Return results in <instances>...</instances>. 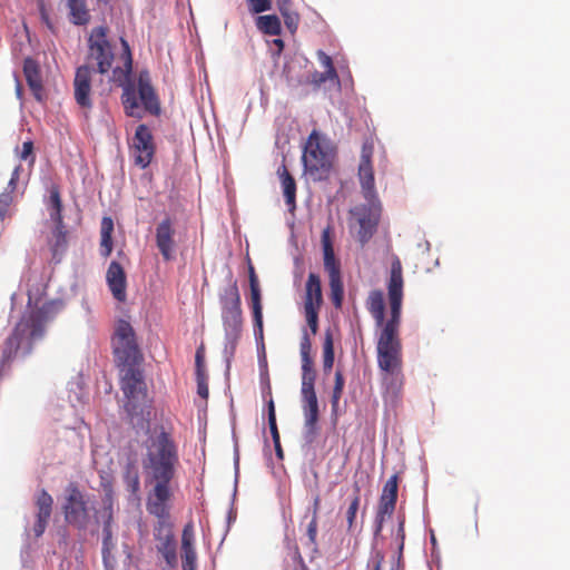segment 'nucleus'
<instances>
[{"instance_id": "nucleus-39", "label": "nucleus", "mask_w": 570, "mask_h": 570, "mask_svg": "<svg viewBox=\"0 0 570 570\" xmlns=\"http://www.w3.org/2000/svg\"><path fill=\"white\" fill-rule=\"evenodd\" d=\"M397 493H399V474L394 473L384 483L381 494H384L386 497L397 500Z\"/></svg>"}, {"instance_id": "nucleus-2", "label": "nucleus", "mask_w": 570, "mask_h": 570, "mask_svg": "<svg viewBox=\"0 0 570 570\" xmlns=\"http://www.w3.org/2000/svg\"><path fill=\"white\" fill-rule=\"evenodd\" d=\"M28 307L2 344L0 376L9 373L19 353L29 355L32 352L33 345L45 337L48 323L55 320L61 311L62 303L49 301L41 306L36 304L35 307H31V297L29 296Z\"/></svg>"}, {"instance_id": "nucleus-50", "label": "nucleus", "mask_w": 570, "mask_h": 570, "mask_svg": "<svg viewBox=\"0 0 570 570\" xmlns=\"http://www.w3.org/2000/svg\"><path fill=\"white\" fill-rule=\"evenodd\" d=\"M196 381H197L198 395L206 400L209 394L207 375L206 374L196 375Z\"/></svg>"}, {"instance_id": "nucleus-13", "label": "nucleus", "mask_w": 570, "mask_h": 570, "mask_svg": "<svg viewBox=\"0 0 570 570\" xmlns=\"http://www.w3.org/2000/svg\"><path fill=\"white\" fill-rule=\"evenodd\" d=\"M155 243L164 262L174 261L178 248L176 223L166 216L155 228Z\"/></svg>"}, {"instance_id": "nucleus-28", "label": "nucleus", "mask_w": 570, "mask_h": 570, "mask_svg": "<svg viewBox=\"0 0 570 570\" xmlns=\"http://www.w3.org/2000/svg\"><path fill=\"white\" fill-rule=\"evenodd\" d=\"M312 343L308 334L304 332L301 344V360H302V375H316V371L314 370L313 358L311 356Z\"/></svg>"}, {"instance_id": "nucleus-31", "label": "nucleus", "mask_w": 570, "mask_h": 570, "mask_svg": "<svg viewBox=\"0 0 570 570\" xmlns=\"http://www.w3.org/2000/svg\"><path fill=\"white\" fill-rule=\"evenodd\" d=\"M361 503V487L357 482L353 485V494L346 510L347 530L352 531L355 525L356 514Z\"/></svg>"}, {"instance_id": "nucleus-43", "label": "nucleus", "mask_w": 570, "mask_h": 570, "mask_svg": "<svg viewBox=\"0 0 570 570\" xmlns=\"http://www.w3.org/2000/svg\"><path fill=\"white\" fill-rule=\"evenodd\" d=\"M55 224H56V227L53 230V236H55L56 243L53 245V250H57L59 247H62L66 245L67 236H66L63 222L61 220V223H55Z\"/></svg>"}, {"instance_id": "nucleus-42", "label": "nucleus", "mask_w": 570, "mask_h": 570, "mask_svg": "<svg viewBox=\"0 0 570 570\" xmlns=\"http://www.w3.org/2000/svg\"><path fill=\"white\" fill-rule=\"evenodd\" d=\"M102 559L108 561L110 551L114 549L112 529H102Z\"/></svg>"}, {"instance_id": "nucleus-53", "label": "nucleus", "mask_w": 570, "mask_h": 570, "mask_svg": "<svg viewBox=\"0 0 570 570\" xmlns=\"http://www.w3.org/2000/svg\"><path fill=\"white\" fill-rule=\"evenodd\" d=\"M195 365H196V375L206 374L205 373V365H204V351H203V347H199L196 351Z\"/></svg>"}, {"instance_id": "nucleus-3", "label": "nucleus", "mask_w": 570, "mask_h": 570, "mask_svg": "<svg viewBox=\"0 0 570 570\" xmlns=\"http://www.w3.org/2000/svg\"><path fill=\"white\" fill-rule=\"evenodd\" d=\"M179 462L178 448L173 435L164 426L155 428L146 441V454L142 460L144 470L155 482L148 499H157V493L170 498L169 483Z\"/></svg>"}, {"instance_id": "nucleus-49", "label": "nucleus", "mask_w": 570, "mask_h": 570, "mask_svg": "<svg viewBox=\"0 0 570 570\" xmlns=\"http://www.w3.org/2000/svg\"><path fill=\"white\" fill-rule=\"evenodd\" d=\"M317 56L321 65L325 68V71L332 73V77H337V72L333 66L332 58L322 50L317 52Z\"/></svg>"}, {"instance_id": "nucleus-56", "label": "nucleus", "mask_w": 570, "mask_h": 570, "mask_svg": "<svg viewBox=\"0 0 570 570\" xmlns=\"http://www.w3.org/2000/svg\"><path fill=\"white\" fill-rule=\"evenodd\" d=\"M331 226H327L323 233H322V246L323 250L326 248H333L332 240H331Z\"/></svg>"}, {"instance_id": "nucleus-11", "label": "nucleus", "mask_w": 570, "mask_h": 570, "mask_svg": "<svg viewBox=\"0 0 570 570\" xmlns=\"http://www.w3.org/2000/svg\"><path fill=\"white\" fill-rule=\"evenodd\" d=\"M61 510L65 521L78 529H86L89 520V511L85 494L77 482H69L65 488Z\"/></svg>"}, {"instance_id": "nucleus-29", "label": "nucleus", "mask_w": 570, "mask_h": 570, "mask_svg": "<svg viewBox=\"0 0 570 570\" xmlns=\"http://www.w3.org/2000/svg\"><path fill=\"white\" fill-rule=\"evenodd\" d=\"M19 178V167H17L9 180L8 188H10V191H3L0 194V217L4 219L9 215V208L13 202L12 191L17 187V181Z\"/></svg>"}, {"instance_id": "nucleus-47", "label": "nucleus", "mask_w": 570, "mask_h": 570, "mask_svg": "<svg viewBox=\"0 0 570 570\" xmlns=\"http://www.w3.org/2000/svg\"><path fill=\"white\" fill-rule=\"evenodd\" d=\"M120 43L122 47V58L125 62V68L127 72H130L132 69V57L129 43L125 38H120Z\"/></svg>"}, {"instance_id": "nucleus-12", "label": "nucleus", "mask_w": 570, "mask_h": 570, "mask_svg": "<svg viewBox=\"0 0 570 570\" xmlns=\"http://www.w3.org/2000/svg\"><path fill=\"white\" fill-rule=\"evenodd\" d=\"M129 149L135 165L139 168L145 169L151 164L156 153V144L147 125L140 124L137 126Z\"/></svg>"}, {"instance_id": "nucleus-7", "label": "nucleus", "mask_w": 570, "mask_h": 570, "mask_svg": "<svg viewBox=\"0 0 570 570\" xmlns=\"http://www.w3.org/2000/svg\"><path fill=\"white\" fill-rule=\"evenodd\" d=\"M111 347L115 363L118 367L137 365L141 360L135 330L126 320H118L116 322L111 337Z\"/></svg>"}, {"instance_id": "nucleus-25", "label": "nucleus", "mask_w": 570, "mask_h": 570, "mask_svg": "<svg viewBox=\"0 0 570 570\" xmlns=\"http://www.w3.org/2000/svg\"><path fill=\"white\" fill-rule=\"evenodd\" d=\"M397 500L386 497L384 494L380 495L377 509L375 513V524H376V533L381 532L384 522L392 517L395 511Z\"/></svg>"}, {"instance_id": "nucleus-62", "label": "nucleus", "mask_w": 570, "mask_h": 570, "mask_svg": "<svg viewBox=\"0 0 570 570\" xmlns=\"http://www.w3.org/2000/svg\"><path fill=\"white\" fill-rule=\"evenodd\" d=\"M98 4L109 6L111 0H96Z\"/></svg>"}, {"instance_id": "nucleus-57", "label": "nucleus", "mask_w": 570, "mask_h": 570, "mask_svg": "<svg viewBox=\"0 0 570 570\" xmlns=\"http://www.w3.org/2000/svg\"><path fill=\"white\" fill-rule=\"evenodd\" d=\"M277 8L281 12V14H285V12H292L294 11L292 8V1L291 0H277Z\"/></svg>"}, {"instance_id": "nucleus-46", "label": "nucleus", "mask_w": 570, "mask_h": 570, "mask_svg": "<svg viewBox=\"0 0 570 570\" xmlns=\"http://www.w3.org/2000/svg\"><path fill=\"white\" fill-rule=\"evenodd\" d=\"M282 17L291 33H295L299 23V14L296 11H292L285 12Z\"/></svg>"}, {"instance_id": "nucleus-55", "label": "nucleus", "mask_w": 570, "mask_h": 570, "mask_svg": "<svg viewBox=\"0 0 570 570\" xmlns=\"http://www.w3.org/2000/svg\"><path fill=\"white\" fill-rule=\"evenodd\" d=\"M373 146L364 144L361 153L360 164H372Z\"/></svg>"}, {"instance_id": "nucleus-5", "label": "nucleus", "mask_w": 570, "mask_h": 570, "mask_svg": "<svg viewBox=\"0 0 570 570\" xmlns=\"http://www.w3.org/2000/svg\"><path fill=\"white\" fill-rule=\"evenodd\" d=\"M120 368L124 372L120 379V389L126 399L125 410L132 424H144L149 421L151 405L142 372L136 365Z\"/></svg>"}, {"instance_id": "nucleus-26", "label": "nucleus", "mask_w": 570, "mask_h": 570, "mask_svg": "<svg viewBox=\"0 0 570 570\" xmlns=\"http://www.w3.org/2000/svg\"><path fill=\"white\" fill-rule=\"evenodd\" d=\"M358 179L364 197L368 200H372L375 197V181L372 164L358 165Z\"/></svg>"}, {"instance_id": "nucleus-9", "label": "nucleus", "mask_w": 570, "mask_h": 570, "mask_svg": "<svg viewBox=\"0 0 570 570\" xmlns=\"http://www.w3.org/2000/svg\"><path fill=\"white\" fill-rule=\"evenodd\" d=\"M302 158L305 170L315 179H321L330 170L332 150L316 130L308 136Z\"/></svg>"}, {"instance_id": "nucleus-18", "label": "nucleus", "mask_w": 570, "mask_h": 570, "mask_svg": "<svg viewBox=\"0 0 570 570\" xmlns=\"http://www.w3.org/2000/svg\"><path fill=\"white\" fill-rule=\"evenodd\" d=\"M138 95L144 108L151 115L158 116L160 114V104L158 96L150 83L149 75L141 72L138 77Z\"/></svg>"}, {"instance_id": "nucleus-54", "label": "nucleus", "mask_w": 570, "mask_h": 570, "mask_svg": "<svg viewBox=\"0 0 570 570\" xmlns=\"http://www.w3.org/2000/svg\"><path fill=\"white\" fill-rule=\"evenodd\" d=\"M114 505H115L114 487H108L106 489V492H104L102 507L101 508H114Z\"/></svg>"}, {"instance_id": "nucleus-24", "label": "nucleus", "mask_w": 570, "mask_h": 570, "mask_svg": "<svg viewBox=\"0 0 570 570\" xmlns=\"http://www.w3.org/2000/svg\"><path fill=\"white\" fill-rule=\"evenodd\" d=\"M69 11V20L75 26H86L91 20L87 0H65Z\"/></svg>"}, {"instance_id": "nucleus-51", "label": "nucleus", "mask_w": 570, "mask_h": 570, "mask_svg": "<svg viewBox=\"0 0 570 570\" xmlns=\"http://www.w3.org/2000/svg\"><path fill=\"white\" fill-rule=\"evenodd\" d=\"M30 158V163H35V155H33V142L31 140L24 141L22 144V149L20 153V159L27 160Z\"/></svg>"}, {"instance_id": "nucleus-58", "label": "nucleus", "mask_w": 570, "mask_h": 570, "mask_svg": "<svg viewBox=\"0 0 570 570\" xmlns=\"http://www.w3.org/2000/svg\"><path fill=\"white\" fill-rule=\"evenodd\" d=\"M320 507H321V498H320V495H316L313 500L312 517L318 518Z\"/></svg>"}, {"instance_id": "nucleus-8", "label": "nucleus", "mask_w": 570, "mask_h": 570, "mask_svg": "<svg viewBox=\"0 0 570 570\" xmlns=\"http://www.w3.org/2000/svg\"><path fill=\"white\" fill-rule=\"evenodd\" d=\"M87 48L88 63L96 66V71L100 75L109 72L115 60V51L107 26H98L90 30Z\"/></svg>"}, {"instance_id": "nucleus-19", "label": "nucleus", "mask_w": 570, "mask_h": 570, "mask_svg": "<svg viewBox=\"0 0 570 570\" xmlns=\"http://www.w3.org/2000/svg\"><path fill=\"white\" fill-rule=\"evenodd\" d=\"M248 281L250 287V306L253 311V320L255 328L262 333L263 331V306H262V294L258 277L255 273V268L252 264L248 267Z\"/></svg>"}, {"instance_id": "nucleus-34", "label": "nucleus", "mask_w": 570, "mask_h": 570, "mask_svg": "<svg viewBox=\"0 0 570 570\" xmlns=\"http://www.w3.org/2000/svg\"><path fill=\"white\" fill-rule=\"evenodd\" d=\"M122 478L126 490L134 495L137 494L140 488L139 474L137 469L134 465L128 464L126 466Z\"/></svg>"}, {"instance_id": "nucleus-22", "label": "nucleus", "mask_w": 570, "mask_h": 570, "mask_svg": "<svg viewBox=\"0 0 570 570\" xmlns=\"http://www.w3.org/2000/svg\"><path fill=\"white\" fill-rule=\"evenodd\" d=\"M323 304V294L321 278L315 273H309L305 285L304 307H315L321 309Z\"/></svg>"}, {"instance_id": "nucleus-4", "label": "nucleus", "mask_w": 570, "mask_h": 570, "mask_svg": "<svg viewBox=\"0 0 570 570\" xmlns=\"http://www.w3.org/2000/svg\"><path fill=\"white\" fill-rule=\"evenodd\" d=\"M169 500L170 498H164L163 493H157V499H147L146 509L157 519L153 529L156 550L168 568H175L177 567V542L174 524L170 521Z\"/></svg>"}, {"instance_id": "nucleus-40", "label": "nucleus", "mask_w": 570, "mask_h": 570, "mask_svg": "<svg viewBox=\"0 0 570 570\" xmlns=\"http://www.w3.org/2000/svg\"><path fill=\"white\" fill-rule=\"evenodd\" d=\"M268 426L272 434L273 442L281 441L279 432L276 423V413L274 401L268 402Z\"/></svg>"}, {"instance_id": "nucleus-21", "label": "nucleus", "mask_w": 570, "mask_h": 570, "mask_svg": "<svg viewBox=\"0 0 570 570\" xmlns=\"http://www.w3.org/2000/svg\"><path fill=\"white\" fill-rule=\"evenodd\" d=\"M197 554L194 548V528L187 523L181 533V567L183 570L196 569Z\"/></svg>"}, {"instance_id": "nucleus-27", "label": "nucleus", "mask_w": 570, "mask_h": 570, "mask_svg": "<svg viewBox=\"0 0 570 570\" xmlns=\"http://www.w3.org/2000/svg\"><path fill=\"white\" fill-rule=\"evenodd\" d=\"M114 220L111 217H102L100 224V255L109 257L112 252Z\"/></svg>"}, {"instance_id": "nucleus-1", "label": "nucleus", "mask_w": 570, "mask_h": 570, "mask_svg": "<svg viewBox=\"0 0 570 570\" xmlns=\"http://www.w3.org/2000/svg\"><path fill=\"white\" fill-rule=\"evenodd\" d=\"M403 267L400 258L394 255L391 262L387 281L390 318L384 321L385 303L381 291H372L367 298V309L382 327L377 344V366L381 371L382 397L385 405L395 407L403 395L404 373L402 343L399 336L403 301Z\"/></svg>"}, {"instance_id": "nucleus-6", "label": "nucleus", "mask_w": 570, "mask_h": 570, "mask_svg": "<svg viewBox=\"0 0 570 570\" xmlns=\"http://www.w3.org/2000/svg\"><path fill=\"white\" fill-rule=\"evenodd\" d=\"M224 328V353L232 357L242 336L244 318L237 281L230 276L229 285L219 294Z\"/></svg>"}, {"instance_id": "nucleus-59", "label": "nucleus", "mask_w": 570, "mask_h": 570, "mask_svg": "<svg viewBox=\"0 0 570 570\" xmlns=\"http://www.w3.org/2000/svg\"><path fill=\"white\" fill-rule=\"evenodd\" d=\"M274 446H275V452H276L277 458L278 459H283L284 453H283V449H282V445H281V441L274 442Z\"/></svg>"}, {"instance_id": "nucleus-14", "label": "nucleus", "mask_w": 570, "mask_h": 570, "mask_svg": "<svg viewBox=\"0 0 570 570\" xmlns=\"http://www.w3.org/2000/svg\"><path fill=\"white\" fill-rule=\"evenodd\" d=\"M92 72L94 69L89 65L80 66L76 70L73 80L75 99L82 108H91L92 106L90 98Z\"/></svg>"}, {"instance_id": "nucleus-15", "label": "nucleus", "mask_w": 570, "mask_h": 570, "mask_svg": "<svg viewBox=\"0 0 570 570\" xmlns=\"http://www.w3.org/2000/svg\"><path fill=\"white\" fill-rule=\"evenodd\" d=\"M358 224L357 237L365 245L376 232L379 218L367 206H357L351 210Z\"/></svg>"}, {"instance_id": "nucleus-17", "label": "nucleus", "mask_w": 570, "mask_h": 570, "mask_svg": "<svg viewBox=\"0 0 570 570\" xmlns=\"http://www.w3.org/2000/svg\"><path fill=\"white\" fill-rule=\"evenodd\" d=\"M106 281L114 298L118 302H125L127 298V281L125 271L118 262L112 261L110 263L106 273Z\"/></svg>"}, {"instance_id": "nucleus-48", "label": "nucleus", "mask_w": 570, "mask_h": 570, "mask_svg": "<svg viewBox=\"0 0 570 570\" xmlns=\"http://www.w3.org/2000/svg\"><path fill=\"white\" fill-rule=\"evenodd\" d=\"M250 11L261 13L272 8V0H248Z\"/></svg>"}, {"instance_id": "nucleus-45", "label": "nucleus", "mask_w": 570, "mask_h": 570, "mask_svg": "<svg viewBox=\"0 0 570 570\" xmlns=\"http://www.w3.org/2000/svg\"><path fill=\"white\" fill-rule=\"evenodd\" d=\"M317 525H318V518L312 517L309 523L307 524L306 534L308 538L309 544L315 550L317 547Z\"/></svg>"}, {"instance_id": "nucleus-61", "label": "nucleus", "mask_w": 570, "mask_h": 570, "mask_svg": "<svg viewBox=\"0 0 570 570\" xmlns=\"http://www.w3.org/2000/svg\"><path fill=\"white\" fill-rule=\"evenodd\" d=\"M274 45L277 46L279 50L284 48V41L282 39H275Z\"/></svg>"}, {"instance_id": "nucleus-32", "label": "nucleus", "mask_w": 570, "mask_h": 570, "mask_svg": "<svg viewBox=\"0 0 570 570\" xmlns=\"http://www.w3.org/2000/svg\"><path fill=\"white\" fill-rule=\"evenodd\" d=\"M344 386H345V379H344L343 371L340 367H337L335 371V375H334V386H333L332 396H331V406H332L333 414L337 413L338 404H340V400L343 395Z\"/></svg>"}, {"instance_id": "nucleus-30", "label": "nucleus", "mask_w": 570, "mask_h": 570, "mask_svg": "<svg viewBox=\"0 0 570 570\" xmlns=\"http://www.w3.org/2000/svg\"><path fill=\"white\" fill-rule=\"evenodd\" d=\"M256 24L263 33L269 36H278L282 30L281 20L275 14L259 16Z\"/></svg>"}, {"instance_id": "nucleus-38", "label": "nucleus", "mask_w": 570, "mask_h": 570, "mask_svg": "<svg viewBox=\"0 0 570 570\" xmlns=\"http://www.w3.org/2000/svg\"><path fill=\"white\" fill-rule=\"evenodd\" d=\"M323 253H324V268L328 273V277L341 275L340 263L335 259L334 249L326 248L323 250Z\"/></svg>"}, {"instance_id": "nucleus-10", "label": "nucleus", "mask_w": 570, "mask_h": 570, "mask_svg": "<svg viewBox=\"0 0 570 570\" xmlns=\"http://www.w3.org/2000/svg\"><path fill=\"white\" fill-rule=\"evenodd\" d=\"M316 375H302L301 399L304 415V440L313 443L318 435L320 409L315 392Z\"/></svg>"}, {"instance_id": "nucleus-41", "label": "nucleus", "mask_w": 570, "mask_h": 570, "mask_svg": "<svg viewBox=\"0 0 570 570\" xmlns=\"http://www.w3.org/2000/svg\"><path fill=\"white\" fill-rule=\"evenodd\" d=\"M318 312L320 309L315 307H304L306 323L312 332V334H316L318 331Z\"/></svg>"}, {"instance_id": "nucleus-52", "label": "nucleus", "mask_w": 570, "mask_h": 570, "mask_svg": "<svg viewBox=\"0 0 570 570\" xmlns=\"http://www.w3.org/2000/svg\"><path fill=\"white\" fill-rule=\"evenodd\" d=\"M333 79H337V77H332V73H330L325 70L323 72L315 71L312 75V83H314L315 86H321L325 81L333 80Z\"/></svg>"}, {"instance_id": "nucleus-64", "label": "nucleus", "mask_w": 570, "mask_h": 570, "mask_svg": "<svg viewBox=\"0 0 570 570\" xmlns=\"http://www.w3.org/2000/svg\"><path fill=\"white\" fill-rule=\"evenodd\" d=\"M21 91H22L21 86H20V83H18L17 85V94H18V96L21 95Z\"/></svg>"}, {"instance_id": "nucleus-60", "label": "nucleus", "mask_w": 570, "mask_h": 570, "mask_svg": "<svg viewBox=\"0 0 570 570\" xmlns=\"http://www.w3.org/2000/svg\"><path fill=\"white\" fill-rule=\"evenodd\" d=\"M100 485L102 488V491L106 492V489L108 487H112V482L109 479L101 476Z\"/></svg>"}, {"instance_id": "nucleus-35", "label": "nucleus", "mask_w": 570, "mask_h": 570, "mask_svg": "<svg viewBox=\"0 0 570 570\" xmlns=\"http://www.w3.org/2000/svg\"><path fill=\"white\" fill-rule=\"evenodd\" d=\"M331 299L336 308H341L344 296V287L341 275L330 276Z\"/></svg>"}, {"instance_id": "nucleus-63", "label": "nucleus", "mask_w": 570, "mask_h": 570, "mask_svg": "<svg viewBox=\"0 0 570 570\" xmlns=\"http://www.w3.org/2000/svg\"><path fill=\"white\" fill-rule=\"evenodd\" d=\"M372 570H382L381 561H377Z\"/></svg>"}, {"instance_id": "nucleus-23", "label": "nucleus", "mask_w": 570, "mask_h": 570, "mask_svg": "<svg viewBox=\"0 0 570 570\" xmlns=\"http://www.w3.org/2000/svg\"><path fill=\"white\" fill-rule=\"evenodd\" d=\"M277 175L279 177L283 195L285 198V204L287 205L289 210H293L296 207V183L294 177L288 171L285 164L277 169Z\"/></svg>"}, {"instance_id": "nucleus-16", "label": "nucleus", "mask_w": 570, "mask_h": 570, "mask_svg": "<svg viewBox=\"0 0 570 570\" xmlns=\"http://www.w3.org/2000/svg\"><path fill=\"white\" fill-rule=\"evenodd\" d=\"M35 503L37 508V514L32 531L35 537L39 538L46 531V528L50 520L52 513L53 499L45 489H42L37 494Z\"/></svg>"}, {"instance_id": "nucleus-33", "label": "nucleus", "mask_w": 570, "mask_h": 570, "mask_svg": "<svg viewBox=\"0 0 570 570\" xmlns=\"http://www.w3.org/2000/svg\"><path fill=\"white\" fill-rule=\"evenodd\" d=\"M334 343L333 335L331 331L325 332L324 343H323V371L324 373L331 372L334 365Z\"/></svg>"}, {"instance_id": "nucleus-37", "label": "nucleus", "mask_w": 570, "mask_h": 570, "mask_svg": "<svg viewBox=\"0 0 570 570\" xmlns=\"http://www.w3.org/2000/svg\"><path fill=\"white\" fill-rule=\"evenodd\" d=\"M50 218L53 223H61L62 202L58 188L50 190Z\"/></svg>"}, {"instance_id": "nucleus-44", "label": "nucleus", "mask_w": 570, "mask_h": 570, "mask_svg": "<svg viewBox=\"0 0 570 570\" xmlns=\"http://www.w3.org/2000/svg\"><path fill=\"white\" fill-rule=\"evenodd\" d=\"M98 520L102 523V529H111L114 522V508H101L98 511Z\"/></svg>"}, {"instance_id": "nucleus-20", "label": "nucleus", "mask_w": 570, "mask_h": 570, "mask_svg": "<svg viewBox=\"0 0 570 570\" xmlns=\"http://www.w3.org/2000/svg\"><path fill=\"white\" fill-rule=\"evenodd\" d=\"M23 73L33 97L38 101H43L45 89L42 85L41 70L38 62L32 58H26L23 61Z\"/></svg>"}, {"instance_id": "nucleus-36", "label": "nucleus", "mask_w": 570, "mask_h": 570, "mask_svg": "<svg viewBox=\"0 0 570 570\" xmlns=\"http://www.w3.org/2000/svg\"><path fill=\"white\" fill-rule=\"evenodd\" d=\"M121 100H122V105H124L127 116L138 117V118L141 117L137 112L139 106H138V100H137L136 94L132 89L125 88L124 94L121 96Z\"/></svg>"}]
</instances>
